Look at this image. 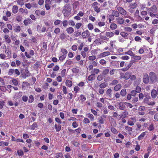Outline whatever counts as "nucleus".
Listing matches in <instances>:
<instances>
[{"mask_svg": "<svg viewBox=\"0 0 158 158\" xmlns=\"http://www.w3.org/2000/svg\"><path fill=\"white\" fill-rule=\"evenodd\" d=\"M65 84L67 87H70L72 85V81L69 80H67L65 81Z\"/></svg>", "mask_w": 158, "mask_h": 158, "instance_id": "aec40b11", "label": "nucleus"}, {"mask_svg": "<svg viewBox=\"0 0 158 158\" xmlns=\"http://www.w3.org/2000/svg\"><path fill=\"white\" fill-rule=\"evenodd\" d=\"M137 6V4L135 3H131L130 4V6L131 9H134Z\"/></svg>", "mask_w": 158, "mask_h": 158, "instance_id": "774afa93", "label": "nucleus"}, {"mask_svg": "<svg viewBox=\"0 0 158 158\" xmlns=\"http://www.w3.org/2000/svg\"><path fill=\"white\" fill-rule=\"evenodd\" d=\"M146 131L144 132H142L138 137V139L139 140H141L146 135Z\"/></svg>", "mask_w": 158, "mask_h": 158, "instance_id": "393cba45", "label": "nucleus"}, {"mask_svg": "<svg viewBox=\"0 0 158 158\" xmlns=\"http://www.w3.org/2000/svg\"><path fill=\"white\" fill-rule=\"evenodd\" d=\"M148 11L151 17L158 18V15L155 14L157 13V8L156 5H154L151 7L148 8Z\"/></svg>", "mask_w": 158, "mask_h": 158, "instance_id": "f257e3e1", "label": "nucleus"}, {"mask_svg": "<svg viewBox=\"0 0 158 158\" xmlns=\"http://www.w3.org/2000/svg\"><path fill=\"white\" fill-rule=\"evenodd\" d=\"M80 89V88L77 86H75L74 88V91L75 93H78Z\"/></svg>", "mask_w": 158, "mask_h": 158, "instance_id": "680f3d73", "label": "nucleus"}, {"mask_svg": "<svg viewBox=\"0 0 158 158\" xmlns=\"http://www.w3.org/2000/svg\"><path fill=\"white\" fill-rule=\"evenodd\" d=\"M99 36L100 37L101 39L104 40H108V39L107 37L106 36L102 35L101 33L99 34Z\"/></svg>", "mask_w": 158, "mask_h": 158, "instance_id": "c03bdc74", "label": "nucleus"}, {"mask_svg": "<svg viewBox=\"0 0 158 158\" xmlns=\"http://www.w3.org/2000/svg\"><path fill=\"white\" fill-rule=\"evenodd\" d=\"M80 100L82 102L85 101L86 100V97L83 94H81L80 96Z\"/></svg>", "mask_w": 158, "mask_h": 158, "instance_id": "8fccbe9b", "label": "nucleus"}, {"mask_svg": "<svg viewBox=\"0 0 158 158\" xmlns=\"http://www.w3.org/2000/svg\"><path fill=\"white\" fill-rule=\"evenodd\" d=\"M90 33L89 31L87 30L83 32L81 34L82 37L85 38L90 36Z\"/></svg>", "mask_w": 158, "mask_h": 158, "instance_id": "ddd939ff", "label": "nucleus"}, {"mask_svg": "<svg viewBox=\"0 0 158 158\" xmlns=\"http://www.w3.org/2000/svg\"><path fill=\"white\" fill-rule=\"evenodd\" d=\"M99 62L101 64L104 66H105L106 64V61L103 59H102L100 60Z\"/></svg>", "mask_w": 158, "mask_h": 158, "instance_id": "473e14b6", "label": "nucleus"}, {"mask_svg": "<svg viewBox=\"0 0 158 158\" xmlns=\"http://www.w3.org/2000/svg\"><path fill=\"white\" fill-rule=\"evenodd\" d=\"M112 14L115 17H118L120 15L119 12L118 11L113 10L112 11Z\"/></svg>", "mask_w": 158, "mask_h": 158, "instance_id": "5701e85b", "label": "nucleus"}, {"mask_svg": "<svg viewBox=\"0 0 158 158\" xmlns=\"http://www.w3.org/2000/svg\"><path fill=\"white\" fill-rule=\"evenodd\" d=\"M128 114V112L127 111H124L122 114H121V117L125 118L126 117Z\"/></svg>", "mask_w": 158, "mask_h": 158, "instance_id": "3c124183", "label": "nucleus"}, {"mask_svg": "<svg viewBox=\"0 0 158 158\" xmlns=\"http://www.w3.org/2000/svg\"><path fill=\"white\" fill-rule=\"evenodd\" d=\"M71 8L69 4H66L63 7L62 12L64 16H68L71 14Z\"/></svg>", "mask_w": 158, "mask_h": 158, "instance_id": "f03ea898", "label": "nucleus"}, {"mask_svg": "<svg viewBox=\"0 0 158 158\" xmlns=\"http://www.w3.org/2000/svg\"><path fill=\"white\" fill-rule=\"evenodd\" d=\"M120 35L123 37H126L128 35L127 33L124 32H122L120 33Z\"/></svg>", "mask_w": 158, "mask_h": 158, "instance_id": "e2e57ef3", "label": "nucleus"}, {"mask_svg": "<svg viewBox=\"0 0 158 158\" xmlns=\"http://www.w3.org/2000/svg\"><path fill=\"white\" fill-rule=\"evenodd\" d=\"M72 70L73 72L74 73H77L80 72L79 69L76 68H73Z\"/></svg>", "mask_w": 158, "mask_h": 158, "instance_id": "f704fd0d", "label": "nucleus"}, {"mask_svg": "<svg viewBox=\"0 0 158 158\" xmlns=\"http://www.w3.org/2000/svg\"><path fill=\"white\" fill-rule=\"evenodd\" d=\"M15 73L14 69H9L8 72V75H12Z\"/></svg>", "mask_w": 158, "mask_h": 158, "instance_id": "603ef678", "label": "nucleus"}, {"mask_svg": "<svg viewBox=\"0 0 158 158\" xmlns=\"http://www.w3.org/2000/svg\"><path fill=\"white\" fill-rule=\"evenodd\" d=\"M89 60H94L96 59V56H90L88 58Z\"/></svg>", "mask_w": 158, "mask_h": 158, "instance_id": "052dcab7", "label": "nucleus"}, {"mask_svg": "<svg viewBox=\"0 0 158 158\" xmlns=\"http://www.w3.org/2000/svg\"><path fill=\"white\" fill-rule=\"evenodd\" d=\"M11 81L13 83V84L15 86L17 85L18 84V80L16 79H13L10 81V82Z\"/></svg>", "mask_w": 158, "mask_h": 158, "instance_id": "ea45409f", "label": "nucleus"}, {"mask_svg": "<svg viewBox=\"0 0 158 158\" xmlns=\"http://www.w3.org/2000/svg\"><path fill=\"white\" fill-rule=\"evenodd\" d=\"M117 27V25L114 23H112L110 24V28L112 30H114L116 29Z\"/></svg>", "mask_w": 158, "mask_h": 158, "instance_id": "c85d7f7f", "label": "nucleus"}, {"mask_svg": "<svg viewBox=\"0 0 158 158\" xmlns=\"http://www.w3.org/2000/svg\"><path fill=\"white\" fill-rule=\"evenodd\" d=\"M107 86V84L105 82H103L101 84L99 85V87L100 88L103 89L104 88H106Z\"/></svg>", "mask_w": 158, "mask_h": 158, "instance_id": "4c0bfd02", "label": "nucleus"}, {"mask_svg": "<svg viewBox=\"0 0 158 158\" xmlns=\"http://www.w3.org/2000/svg\"><path fill=\"white\" fill-rule=\"evenodd\" d=\"M151 96L153 98H155L157 96L156 90L154 89L152 90L151 92Z\"/></svg>", "mask_w": 158, "mask_h": 158, "instance_id": "2eb2a0df", "label": "nucleus"}, {"mask_svg": "<svg viewBox=\"0 0 158 158\" xmlns=\"http://www.w3.org/2000/svg\"><path fill=\"white\" fill-rule=\"evenodd\" d=\"M119 108L120 110H125L126 109L125 102H120L119 103Z\"/></svg>", "mask_w": 158, "mask_h": 158, "instance_id": "1a4fd4ad", "label": "nucleus"}, {"mask_svg": "<svg viewBox=\"0 0 158 158\" xmlns=\"http://www.w3.org/2000/svg\"><path fill=\"white\" fill-rule=\"evenodd\" d=\"M34 97L32 95H31L29 96V98L28 99V102L29 103L32 102L34 100Z\"/></svg>", "mask_w": 158, "mask_h": 158, "instance_id": "37998d69", "label": "nucleus"}, {"mask_svg": "<svg viewBox=\"0 0 158 158\" xmlns=\"http://www.w3.org/2000/svg\"><path fill=\"white\" fill-rule=\"evenodd\" d=\"M106 35L107 37L109 38L113 37L114 35V33L112 32L108 31L106 32Z\"/></svg>", "mask_w": 158, "mask_h": 158, "instance_id": "412c9836", "label": "nucleus"}, {"mask_svg": "<svg viewBox=\"0 0 158 158\" xmlns=\"http://www.w3.org/2000/svg\"><path fill=\"white\" fill-rule=\"evenodd\" d=\"M22 17L21 15H18L16 17V20L18 22H20L22 20Z\"/></svg>", "mask_w": 158, "mask_h": 158, "instance_id": "338daca9", "label": "nucleus"}, {"mask_svg": "<svg viewBox=\"0 0 158 158\" xmlns=\"http://www.w3.org/2000/svg\"><path fill=\"white\" fill-rule=\"evenodd\" d=\"M0 65L1 67L3 68H8L9 66L8 64L6 62H4L0 64Z\"/></svg>", "mask_w": 158, "mask_h": 158, "instance_id": "c756f323", "label": "nucleus"}, {"mask_svg": "<svg viewBox=\"0 0 158 158\" xmlns=\"http://www.w3.org/2000/svg\"><path fill=\"white\" fill-rule=\"evenodd\" d=\"M125 54L129 55L131 56H134V54L131 51L129 50L125 53Z\"/></svg>", "mask_w": 158, "mask_h": 158, "instance_id": "6e6d98bb", "label": "nucleus"}, {"mask_svg": "<svg viewBox=\"0 0 158 158\" xmlns=\"http://www.w3.org/2000/svg\"><path fill=\"white\" fill-rule=\"evenodd\" d=\"M9 143L8 142H5L3 141H0V146L5 147L8 145Z\"/></svg>", "mask_w": 158, "mask_h": 158, "instance_id": "72a5a7b5", "label": "nucleus"}, {"mask_svg": "<svg viewBox=\"0 0 158 158\" xmlns=\"http://www.w3.org/2000/svg\"><path fill=\"white\" fill-rule=\"evenodd\" d=\"M127 94L126 90L125 89H122L121 91L120 94L123 96H125Z\"/></svg>", "mask_w": 158, "mask_h": 158, "instance_id": "2f4dec72", "label": "nucleus"}, {"mask_svg": "<svg viewBox=\"0 0 158 158\" xmlns=\"http://www.w3.org/2000/svg\"><path fill=\"white\" fill-rule=\"evenodd\" d=\"M136 122V119L135 117H131L128 121L127 124L131 126L134 125V123Z\"/></svg>", "mask_w": 158, "mask_h": 158, "instance_id": "39448f33", "label": "nucleus"}, {"mask_svg": "<svg viewBox=\"0 0 158 158\" xmlns=\"http://www.w3.org/2000/svg\"><path fill=\"white\" fill-rule=\"evenodd\" d=\"M16 2L18 5L21 6L23 5L24 4L23 0H16Z\"/></svg>", "mask_w": 158, "mask_h": 158, "instance_id": "a18cd8bd", "label": "nucleus"}, {"mask_svg": "<svg viewBox=\"0 0 158 158\" xmlns=\"http://www.w3.org/2000/svg\"><path fill=\"white\" fill-rule=\"evenodd\" d=\"M136 62V61L135 60H131L130 61V63L128 64L125 68H124L122 70L124 71H127L132 66L133 64Z\"/></svg>", "mask_w": 158, "mask_h": 158, "instance_id": "0eeeda50", "label": "nucleus"}, {"mask_svg": "<svg viewBox=\"0 0 158 158\" xmlns=\"http://www.w3.org/2000/svg\"><path fill=\"white\" fill-rule=\"evenodd\" d=\"M118 83V81L117 80H114L112 81L110 84L112 85H117Z\"/></svg>", "mask_w": 158, "mask_h": 158, "instance_id": "49530a36", "label": "nucleus"}, {"mask_svg": "<svg viewBox=\"0 0 158 158\" xmlns=\"http://www.w3.org/2000/svg\"><path fill=\"white\" fill-rule=\"evenodd\" d=\"M18 7L17 6L14 5L13 6L12 11L13 13H16L18 11Z\"/></svg>", "mask_w": 158, "mask_h": 158, "instance_id": "b1692460", "label": "nucleus"}, {"mask_svg": "<svg viewBox=\"0 0 158 158\" xmlns=\"http://www.w3.org/2000/svg\"><path fill=\"white\" fill-rule=\"evenodd\" d=\"M108 119L111 126H114L116 125V123L115 122V121L111 116H109Z\"/></svg>", "mask_w": 158, "mask_h": 158, "instance_id": "9b49d317", "label": "nucleus"}, {"mask_svg": "<svg viewBox=\"0 0 158 158\" xmlns=\"http://www.w3.org/2000/svg\"><path fill=\"white\" fill-rule=\"evenodd\" d=\"M131 74V73L130 72H127L124 75H121L120 77V78H123L125 79L126 80H128L130 78V76Z\"/></svg>", "mask_w": 158, "mask_h": 158, "instance_id": "6e6552de", "label": "nucleus"}, {"mask_svg": "<svg viewBox=\"0 0 158 158\" xmlns=\"http://www.w3.org/2000/svg\"><path fill=\"white\" fill-rule=\"evenodd\" d=\"M132 58L135 60H141V57L140 56H135L134 54Z\"/></svg>", "mask_w": 158, "mask_h": 158, "instance_id": "58836bf2", "label": "nucleus"}, {"mask_svg": "<svg viewBox=\"0 0 158 158\" xmlns=\"http://www.w3.org/2000/svg\"><path fill=\"white\" fill-rule=\"evenodd\" d=\"M95 78V75L92 74L88 77L87 80L89 81H92L94 80Z\"/></svg>", "mask_w": 158, "mask_h": 158, "instance_id": "cd10ccee", "label": "nucleus"}, {"mask_svg": "<svg viewBox=\"0 0 158 158\" xmlns=\"http://www.w3.org/2000/svg\"><path fill=\"white\" fill-rule=\"evenodd\" d=\"M66 31L69 34H72L74 31V29L72 27H69L67 28Z\"/></svg>", "mask_w": 158, "mask_h": 158, "instance_id": "dca6fc26", "label": "nucleus"}, {"mask_svg": "<svg viewBox=\"0 0 158 158\" xmlns=\"http://www.w3.org/2000/svg\"><path fill=\"white\" fill-rule=\"evenodd\" d=\"M30 85V84L29 83L25 81L23 82L22 88H24L25 87L28 86Z\"/></svg>", "mask_w": 158, "mask_h": 158, "instance_id": "c9c22d12", "label": "nucleus"}, {"mask_svg": "<svg viewBox=\"0 0 158 158\" xmlns=\"http://www.w3.org/2000/svg\"><path fill=\"white\" fill-rule=\"evenodd\" d=\"M69 25L73 27L75 26V25L74 22L73 20H70L69 21Z\"/></svg>", "mask_w": 158, "mask_h": 158, "instance_id": "13d9d810", "label": "nucleus"}, {"mask_svg": "<svg viewBox=\"0 0 158 158\" xmlns=\"http://www.w3.org/2000/svg\"><path fill=\"white\" fill-rule=\"evenodd\" d=\"M103 75L102 74L99 75L97 77V80L99 81H102L103 79Z\"/></svg>", "mask_w": 158, "mask_h": 158, "instance_id": "bf43d9fd", "label": "nucleus"}, {"mask_svg": "<svg viewBox=\"0 0 158 158\" xmlns=\"http://www.w3.org/2000/svg\"><path fill=\"white\" fill-rule=\"evenodd\" d=\"M105 89H104L100 88L98 89V92L99 94H102L104 93Z\"/></svg>", "mask_w": 158, "mask_h": 158, "instance_id": "0e129e2a", "label": "nucleus"}, {"mask_svg": "<svg viewBox=\"0 0 158 158\" xmlns=\"http://www.w3.org/2000/svg\"><path fill=\"white\" fill-rule=\"evenodd\" d=\"M11 50L8 49H7L5 50V52L6 53L7 55V56L8 58H10L11 57Z\"/></svg>", "mask_w": 158, "mask_h": 158, "instance_id": "4be33fe9", "label": "nucleus"}, {"mask_svg": "<svg viewBox=\"0 0 158 158\" xmlns=\"http://www.w3.org/2000/svg\"><path fill=\"white\" fill-rule=\"evenodd\" d=\"M117 9L119 12V14H120L123 16H125L127 15V12L122 7H118Z\"/></svg>", "mask_w": 158, "mask_h": 158, "instance_id": "7ed1b4c3", "label": "nucleus"}, {"mask_svg": "<svg viewBox=\"0 0 158 158\" xmlns=\"http://www.w3.org/2000/svg\"><path fill=\"white\" fill-rule=\"evenodd\" d=\"M81 32L79 30H77L76 32H75V33L74 35V36L75 37H77L80 35H81Z\"/></svg>", "mask_w": 158, "mask_h": 158, "instance_id": "79ce46f5", "label": "nucleus"}, {"mask_svg": "<svg viewBox=\"0 0 158 158\" xmlns=\"http://www.w3.org/2000/svg\"><path fill=\"white\" fill-rule=\"evenodd\" d=\"M87 116L90 118L91 120L93 121L94 120V117L92 114L89 113L87 114Z\"/></svg>", "mask_w": 158, "mask_h": 158, "instance_id": "09e8293b", "label": "nucleus"}, {"mask_svg": "<svg viewBox=\"0 0 158 158\" xmlns=\"http://www.w3.org/2000/svg\"><path fill=\"white\" fill-rule=\"evenodd\" d=\"M122 87V85L120 84L116 85L114 87V91H117L120 90Z\"/></svg>", "mask_w": 158, "mask_h": 158, "instance_id": "6ab92c4d", "label": "nucleus"}, {"mask_svg": "<svg viewBox=\"0 0 158 158\" xmlns=\"http://www.w3.org/2000/svg\"><path fill=\"white\" fill-rule=\"evenodd\" d=\"M51 1L50 0H46L45 1V7L47 10H49L50 8V6L51 4Z\"/></svg>", "mask_w": 158, "mask_h": 158, "instance_id": "4468645a", "label": "nucleus"}, {"mask_svg": "<svg viewBox=\"0 0 158 158\" xmlns=\"http://www.w3.org/2000/svg\"><path fill=\"white\" fill-rule=\"evenodd\" d=\"M6 41L8 43H10L11 42V40L10 38L9 37V36L8 35H5L4 37Z\"/></svg>", "mask_w": 158, "mask_h": 158, "instance_id": "bb28decb", "label": "nucleus"}, {"mask_svg": "<svg viewBox=\"0 0 158 158\" xmlns=\"http://www.w3.org/2000/svg\"><path fill=\"white\" fill-rule=\"evenodd\" d=\"M99 70L98 69H94L92 70L91 71V73L92 74L95 75V74H98L99 73Z\"/></svg>", "mask_w": 158, "mask_h": 158, "instance_id": "a878e982", "label": "nucleus"}, {"mask_svg": "<svg viewBox=\"0 0 158 158\" xmlns=\"http://www.w3.org/2000/svg\"><path fill=\"white\" fill-rule=\"evenodd\" d=\"M143 81L145 84H147L149 82V77L147 74H145L144 75L143 78Z\"/></svg>", "mask_w": 158, "mask_h": 158, "instance_id": "f8f14e48", "label": "nucleus"}, {"mask_svg": "<svg viewBox=\"0 0 158 158\" xmlns=\"http://www.w3.org/2000/svg\"><path fill=\"white\" fill-rule=\"evenodd\" d=\"M124 30L126 31L131 32L132 31V28L129 27H126L124 28Z\"/></svg>", "mask_w": 158, "mask_h": 158, "instance_id": "5fc2aeb1", "label": "nucleus"}, {"mask_svg": "<svg viewBox=\"0 0 158 158\" xmlns=\"http://www.w3.org/2000/svg\"><path fill=\"white\" fill-rule=\"evenodd\" d=\"M112 90L111 88H109L107 89L106 91V93L107 95L109 96V97L111 98L112 97L111 92Z\"/></svg>", "mask_w": 158, "mask_h": 158, "instance_id": "f3484780", "label": "nucleus"}, {"mask_svg": "<svg viewBox=\"0 0 158 158\" xmlns=\"http://www.w3.org/2000/svg\"><path fill=\"white\" fill-rule=\"evenodd\" d=\"M82 24L81 23H77L75 25V28L78 29L81 27L82 26Z\"/></svg>", "mask_w": 158, "mask_h": 158, "instance_id": "a19ab883", "label": "nucleus"}, {"mask_svg": "<svg viewBox=\"0 0 158 158\" xmlns=\"http://www.w3.org/2000/svg\"><path fill=\"white\" fill-rule=\"evenodd\" d=\"M61 51L63 53V55L66 56V54L68 53L67 51L65 48L61 49Z\"/></svg>", "mask_w": 158, "mask_h": 158, "instance_id": "864d4df0", "label": "nucleus"}, {"mask_svg": "<svg viewBox=\"0 0 158 158\" xmlns=\"http://www.w3.org/2000/svg\"><path fill=\"white\" fill-rule=\"evenodd\" d=\"M31 20L30 19H27L23 21V23L24 25L26 26H27L28 25L30 24L31 23Z\"/></svg>", "mask_w": 158, "mask_h": 158, "instance_id": "a211bd4d", "label": "nucleus"}, {"mask_svg": "<svg viewBox=\"0 0 158 158\" xmlns=\"http://www.w3.org/2000/svg\"><path fill=\"white\" fill-rule=\"evenodd\" d=\"M60 38L62 40H63L66 38V35L64 33H62L60 35Z\"/></svg>", "mask_w": 158, "mask_h": 158, "instance_id": "4d7b16f0", "label": "nucleus"}, {"mask_svg": "<svg viewBox=\"0 0 158 158\" xmlns=\"http://www.w3.org/2000/svg\"><path fill=\"white\" fill-rule=\"evenodd\" d=\"M110 52L109 51L105 52L100 53L98 55V58H102L106 57L107 56H109L110 55Z\"/></svg>", "mask_w": 158, "mask_h": 158, "instance_id": "423d86ee", "label": "nucleus"}, {"mask_svg": "<svg viewBox=\"0 0 158 158\" xmlns=\"http://www.w3.org/2000/svg\"><path fill=\"white\" fill-rule=\"evenodd\" d=\"M109 72V70L108 69H106L103 70L102 74L105 76L108 74Z\"/></svg>", "mask_w": 158, "mask_h": 158, "instance_id": "e433bc0d", "label": "nucleus"}, {"mask_svg": "<svg viewBox=\"0 0 158 158\" xmlns=\"http://www.w3.org/2000/svg\"><path fill=\"white\" fill-rule=\"evenodd\" d=\"M55 127L56 130V131L58 132L60 130L61 126L60 125H58L57 124H55Z\"/></svg>", "mask_w": 158, "mask_h": 158, "instance_id": "7c9ffc66", "label": "nucleus"}, {"mask_svg": "<svg viewBox=\"0 0 158 158\" xmlns=\"http://www.w3.org/2000/svg\"><path fill=\"white\" fill-rule=\"evenodd\" d=\"M117 23L119 24H122L124 23L125 21L124 19L122 17H118L116 19Z\"/></svg>", "mask_w": 158, "mask_h": 158, "instance_id": "9d476101", "label": "nucleus"}, {"mask_svg": "<svg viewBox=\"0 0 158 158\" xmlns=\"http://www.w3.org/2000/svg\"><path fill=\"white\" fill-rule=\"evenodd\" d=\"M21 30V27L19 26H15V27L14 31L15 32H19Z\"/></svg>", "mask_w": 158, "mask_h": 158, "instance_id": "de8ad7c7", "label": "nucleus"}, {"mask_svg": "<svg viewBox=\"0 0 158 158\" xmlns=\"http://www.w3.org/2000/svg\"><path fill=\"white\" fill-rule=\"evenodd\" d=\"M150 79L153 82L156 81L157 80V77L155 73L153 72H151L149 74Z\"/></svg>", "mask_w": 158, "mask_h": 158, "instance_id": "20e7f679", "label": "nucleus"}, {"mask_svg": "<svg viewBox=\"0 0 158 158\" xmlns=\"http://www.w3.org/2000/svg\"><path fill=\"white\" fill-rule=\"evenodd\" d=\"M87 27L89 30H92L94 28V26L91 23H89L88 24Z\"/></svg>", "mask_w": 158, "mask_h": 158, "instance_id": "69168bd1", "label": "nucleus"}]
</instances>
